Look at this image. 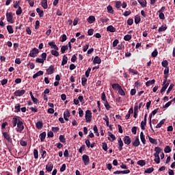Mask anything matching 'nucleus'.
I'll use <instances>...</instances> for the list:
<instances>
[{"mask_svg":"<svg viewBox=\"0 0 175 175\" xmlns=\"http://www.w3.org/2000/svg\"><path fill=\"white\" fill-rule=\"evenodd\" d=\"M51 54L52 55H54V57H59V53L57 51L55 50H51Z\"/></svg>","mask_w":175,"mask_h":175,"instance_id":"4c0bfd02","label":"nucleus"},{"mask_svg":"<svg viewBox=\"0 0 175 175\" xmlns=\"http://www.w3.org/2000/svg\"><path fill=\"white\" fill-rule=\"evenodd\" d=\"M36 126L37 129H42V128H43V122H42V121H38V122L36 124Z\"/></svg>","mask_w":175,"mask_h":175,"instance_id":"393cba45","label":"nucleus"},{"mask_svg":"<svg viewBox=\"0 0 175 175\" xmlns=\"http://www.w3.org/2000/svg\"><path fill=\"white\" fill-rule=\"evenodd\" d=\"M51 131H52V132H54L55 133H57L59 132V127H58V126L52 127Z\"/></svg>","mask_w":175,"mask_h":175,"instance_id":"e2e57ef3","label":"nucleus"},{"mask_svg":"<svg viewBox=\"0 0 175 175\" xmlns=\"http://www.w3.org/2000/svg\"><path fill=\"white\" fill-rule=\"evenodd\" d=\"M23 13V8L21 6H18V10L16 11V16H20Z\"/></svg>","mask_w":175,"mask_h":175,"instance_id":"c03bdc74","label":"nucleus"},{"mask_svg":"<svg viewBox=\"0 0 175 175\" xmlns=\"http://www.w3.org/2000/svg\"><path fill=\"white\" fill-rule=\"evenodd\" d=\"M44 148L42 147L40 149V152H42L41 154V157L42 158H45L44 155H46V154H47V152H46V150H44Z\"/></svg>","mask_w":175,"mask_h":175,"instance_id":"de8ad7c7","label":"nucleus"},{"mask_svg":"<svg viewBox=\"0 0 175 175\" xmlns=\"http://www.w3.org/2000/svg\"><path fill=\"white\" fill-rule=\"evenodd\" d=\"M162 85L163 87L161 88V94H163V92L166 91V90L167 89V87H169V82L165 84L163 83Z\"/></svg>","mask_w":175,"mask_h":175,"instance_id":"dca6fc26","label":"nucleus"},{"mask_svg":"<svg viewBox=\"0 0 175 175\" xmlns=\"http://www.w3.org/2000/svg\"><path fill=\"white\" fill-rule=\"evenodd\" d=\"M46 72L47 75H53L54 72H55V69L54 68L53 65H51L46 70Z\"/></svg>","mask_w":175,"mask_h":175,"instance_id":"1a4fd4ad","label":"nucleus"},{"mask_svg":"<svg viewBox=\"0 0 175 175\" xmlns=\"http://www.w3.org/2000/svg\"><path fill=\"white\" fill-rule=\"evenodd\" d=\"M121 5H122L121 1H116V8L117 9H120V8H121Z\"/></svg>","mask_w":175,"mask_h":175,"instance_id":"338daca9","label":"nucleus"},{"mask_svg":"<svg viewBox=\"0 0 175 175\" xmlns=\"http://www.w3.org/2000/svg\"><path fill=\"white\" fill-rule=\"evenodd\" d=\"M53 167H54V164L49 163L46 165V172L50 173V172H51L53 170Z\"/></svg>","mask_w":175,"mask_h":175,"instance_id":"ddd939ff","label":"nucleus"},{"mask_svg":"<svg viewBox=\"0 0 175 175\" xmlns=\"http://www.w3.org/2000/svg\"><path fill=\"white\" fill-rule=\"evenodd\" d=\"M25 94V90H16L14 92V95L15 96H23Z\"/></svg>","mask_w":175,"mask_h":175,"instance_id":"9d476101","label":"nucleus"},{"mask_svg":"<svg viewBox=\"0 0 175 175\" xmlns=\"http://www.w3.org/2000/svg\"><path fill=\"white\" fill-rule=\"evenodd\" d=\"M43 71L40 70L37 72L36 74L33 75V79H36L37 77H39V76H43Z\"/></svg>","mask_w":175,"mask_h":175,"instance_id":"5701e85b","label":"nucleus"},{"mask_svg":"<svg viewBox=\"0 0 175 175\" xmlns=\"http://www.w3.org/2000/svg\"><path fill=\"white\" fill-rule=\"evenodd\" d=\"M68 64V57L66 55H64L62 58V66H64V65H66Z\"/></svg>","mask_w":175,"mask_h":175,"instance_id":"412c9836","label":"nucleus"},{"mask_svg":"<svg viewBox=\"0 0 175 175\" xmlns=\"http://www.w3.org/2000/svg\"><path fill=\"white\" fill-rule=\"evenodd\" d=\"M174 88V84L171 83V84L170 85V87L168 88V89H167V90L166 94H167V95H169V94H170L172 90H173Z\"/></svg>","mask_w":175,"mask_h":175,"instance_id":"f704fd0d","label":"nucleus"},{"mask_svg":"<svg viewBox=\"0 0 175 175\" xmlns=\"http://www.w3.org/2000/svg\"><path fill=\"white\" fill-rule=\"evenodd\" d=\"M5 16L8 23H10V24H14V20L13 19V12H7Z\"/></svg>","mask_w":175,"mask_h":175,"instance_id":"20e7f679","label":"nucleus"},{"mask_svg":"<svg viewBox=\"0 0 175 175\" xmlns=\"http://www.w3.org/2000/svg\"><path fill=\"white\" fill-rule=\"evenodd\" d=\"M88 23H89V24H92V23H94L95 21V16H90L87 19Z\"/></svg>","mask_w":175,"mask_h":175,"instance_id":"4be33fe9","label":"nucleus"},{"mask_svg":"<svg viewBox=\"0 0 175 175\" xmlns=\"http://www.w3.org/2000/svg\"><path fill=\"white\" fill-rule=\"evenodd\" d=\"M59 140L61 143H66V138H65V135H60L59 137Z\"/></svg>","mask_w":175,"mask_h":175,"instance_id":"c85d7f7f","label":"nucleus"},{"mask_svg":"<svg viewBox=\"0 0 175 175\" xmlns=\"http://www.w3.org/2000/svg\"><path fill=\"white\" fill-rule=\"evenodd\" d=\"M85 118L86 122H91L92 120V112H91V110L88 109L85 111Z\"/></svg>","mask_w":175,"mask_h":175,"instance_id":"7ed1b4c3","label":"nucleus"},{"mask_svg":"<svg viewBox=\"0 0 175 175\" xmlns=\"http://www.w3.org/2000/svg\"><path fill=\"white\" fill-rule=\"evenodd\" d=\"M12 123L14 128L15 126H17V124H18V118H17L16 117L13 118L12 120Z\"/></svg>","mask_w":175,"mask_h":175,"instance_id":"aec40b11","label":"nucleus"},{"mask_svg":"<svg viewBox=\"0 0 175 175\" xmlns=\"http://www.w3.org/2000/svg\"><path fill=\"white\" fill-rule=\"evenodd\" d=\"M68 45H63L61 48L62 54H65V51H68Z\"/></svg>","mask_w":175,"mask_h":175,"instance_id":"cd10ccee","label":"nucleus"},{"mask_svg":"<svg viewBox=\"0 0 175 175\" xmlns=\"http://www.w3.org/2000/svg\"><path fill=\"white\" fill-rule=\"evenodd\" d=\"M167 29V27H166V25L165 26L162 25L161 27L159 28L158 32H165Z\"/></svg>","mask_w":175,"mask_h":175,"instance_id":"7c9ffc66","label":"nucleus"},{"mask_svg":"<svg viewBox=\"0 0 175 175\" xmlns=\"http://www.w3.org/2000/svg\"><path fill=\"white\" fill-rule=\"evenodd\" d=\"M107 10L108 13H111V14H114V10H113V7L111 5L107 7Z\"/></svg>","mask_w":175,"mask_h":175,"instance_id":"473e14b6","label":"nucleus"},{"mask_svg":"<svg viewBox=\"0 0 175 175\" xmlns=\"http://www.w3.org/2000/svg\"><path fill=\"white\" fill-rule=\"evenodd\" d=\"M101 100H103V102H105L107 100V98H106V94L105 93V92H103L101 94Z\"/></svg>","mask_w":175,"mask_h":175,"instance_id":"864d4df0","label":"nucleus"},{"mask_svg":"<svg viewBox=\"0 0 175 175\" xmlns=\"http://www.w3.org/2000/svg\"><path fill=\"white\" fill-rule=\"evenodd\" d=\"M148 140L150 142V143H151L152 144H158V142L157 141V139L148 136Z\"/></svg>","mask_w":175,"mask_h":175,"instance_id":"a878e982","label":"nucleus"},{"mask_svg":"<svg viewBox=\"0 0 175 175\" xmlns=\"http://www.w3.org/2000/svg\"><path fill=\"white\" fill-rule=\"evenodd\" d=\"M83 151H85V145H82L79 149V154H83Z\"/></svg>","mask_w":175,"mask_h":175,"instance_id":"3c124183","label":"nucleus"},{"mask_svg":"<svg viewBox=\"0 0 175 175\" xmlns=\"http://www.w3.org/2000/svg\"><path fill=\"white\" fill-rule=\"evenodd\" d=\"M18 122L17 124V128L16 129V132L21 133V132H23V131H24V122H23L21 118L18 117Z\"/></svg>","mask_w":175,"mask_h":175,"instance_id":"f03ea898","label":"nucleus"},{"mask_svg":"<svg viewBox=\"0 0 175 175\" xmlns=\"http://www.w3.org/2000/svg\"><path fill=\"white\" fill-rule=\"evenodd\" d=\"M78 111H79V117L81 118L83 117L84 116V111H83V109H81V108H79L78 109Z\"/></svg>","mask_w":175,"mask_h":175,"instance_id":"bf43d9fd","label":"nucleus"},{"mask_svg":"<svg viewBox=\"0 0 175 175\" xmlns=\"http://www.w3.org/2000/svg\"><path fill=\"white\" fill-rule=\"evenodd\" d=\"M14 109H15V111H14L15 113H20V111H21L20 104L19 103L16 104L14 107Z\"/></svg>","mask_w":175,"mask_h":175,"instance_id":"c756f323","label":"nucleus"},{"mask_svg":"<svg viewBox=\"0 0 175 175\" xmlns=\"http://www.w3.org/2000/svg\"><path fill=\"white\" fill-rule=\"evenodd\" d=\"M40 138L41 142H44V139H46V132H42L40 134Z\"/></svg>","mask_w":175,"mask_h":175,"instance_id":"c9c22d12","label":"nucleus"},{"mask_svg":"<svg viewBox=\"0 0 175 175\" xmlns=\"http://www.w3.org/2000/svg\"><path fill=\"white\" fill-rule=\"evenodd\" d=\"M118 93L120 94V95H121V96H125V92L124 91V90H122V87L118 89Z\"/></svg>","mask_w":175,"mask_h":175,"instance_id":"8fccbe9b","label":"nucleus"},{"mask_svg":"<svg viewBox=\"0 0 175 175\" xmlns=\"http://www.w3.org/2000/svg\"><path fill=\"white\" fill-rule=\"evenodd\" d=\"M121 85L118 83H113L112 84V88L114 90H119L120 88Z\"/></svg>","mask_w":175,"mask_h":175,"instance_id":"5fc2aeb1","label":"nucleus"},{"mask_svg":"<svg viewBox=\"0 0 175 175\" xmlns=\"http://www.w3.org/2000/svg\"><path fill=\"white\" fill-rule=\"evenodd\" d=\"M100 21H101V23H108V21H110V19H109V18H106L105 19H104L103 18H100Z\"/></svg>","mask_w":175,"mask_h":175,"instance_id":"69168bd1","label":"nucleus"},{"mask_svg":"<svg viewBox=\"0 0 175 175\" xmlns=\"http://www.w3.org/2000/svg\"><path fill=\"white\" fill-rule=\"evenodd\" d=\"M154 172L153 167H149L145 170V173H148V174H150Z\"/></svg>","mask_w":175,"mask_h":175,"instance_id":"6e6d98bb","label":"nucleus"},{"mask_svg":"<svg viewBox=\"0 0 175 175\" xmlns=\"http://www.w3.org/2000/svg\"><path fill=\"white\" fill-rule=\"evenodd\" d=\"M137 2L141 5L142 8H147L146 0H137Z\"/></svg>","mask_w":175,"mask_h":175,"instance_id":"2eb2a0df","label":"nucleus"},{"mask_svg":"<svg viewBox=\"0 0 175 175\" xmlns=\"http://www.w3.org/2000/svg\"><path fill=\"white\" fill-rule=\"evenodd\" d=\"M104 121L106 122L107 126H109L110 130L111 131V125L109 124V117L106 116L105 118H103Z\"/></svg>","mask_w":175,"mask_h":175,"instance_id":"a18cd8bd","label":"nucleus"},{"mask_svg":"<svg viewBox=\"0 0 175 175\" xmlns=\"http://www.w3.org/2000/svg\"><path fill=\"white\" fill-rule=\"evenodd\" d=\"M164 152H165V154H169V152H172V148H170V146H166L164 148Z\"/></svg>","mask_w":175,"mask_h":175,"instance_id":"ea45409f","label":"nucleus"},{"mask_svg":"<svg viewBox=\"0 0 175 175\" xmlns=\"http://www.w3.org/2000/svg\"><path fill=\"white\" fill-rule=\"evenodd\" d=\"M129 72H130V73H133L134 75H139V72H137V70L132 69V68H129Z\"/></svg>","mask_w":175,"mask_h":175,"instance_id":"0e129e2a","label":"nucleus"},{"mask_svg":"<svg viewBox=\"0 0 175 175\" xmlns=\"http://www.w3.org/2000/svg\"><path fill=\"white\" fill-rule=\"evenodd\" d=\"M81 80H82L81 84H82L83 87H85V85H87V78H85V77L83 76L81 77Z\"/></svg>","mask_w":175,"mask_h":175,"instance_id":"37998d69","label":"nucleus"},{"mask_svg":"<svg viewBox=\"0 0 175 175\" xmlns=\"http://www.w3.org/2000/svg\"><path fill=\"white\" fill-rule=\"evenodd\" d=\"M33 157L36 159H38L39 158V151H38L37 149H33Z\"/></svg>","mask_w":175,"mask_h":175,"instance_id":"72a5a7b5","label":"nucleus"},{"mask_svg":"<svg viewBox=\"0 0 175 175\" xmlns=\"http://www.w3.org/2000/svg\"><path fill=\"white\" fill-rule=\"evenodd\" d=\"M134 18L135 24H139V23L142 21V18H140V16L139 15H136Z\"/></svg>","mask_w":175,"mask_h":175,"instance_id":"e433bc0d","label":"nucleus"},{"mask_svg":"<svg viewBox=\"0 0 175 175\" xmlns=\"http://www.w3.org/2000/svg\"><path fill=\"white\" fill-rule=\"evenodd\" d=\"M163 124H165V120L163 119L161 120L159 124H157V125L156 126V128H161V126H162V125H163Z\"/></svg>","mask_w":175,"mask_h":175,"instance_id":"4d7b16f0","label":"nucleus"},{"mask_svg":"<svg viewBox=\"0 0 175 175\" xmlns=\"http://www.w3.org/2000/svg\"><path fill=\"white\" fill-rule=\"evenodd\" d=\"M152 84H155V79H152L151 81H148L146 83V87H150V85H152Z\"/></svg>","mask_w":175,"mask_h":175,"instance_id":"58836bf2","label":"nucleus"},{"mask_svg":"<svg viewBox=\"0 0 175 175\" xmlns=\"http://www.w3.org/2000/svg\"><path fill=\"white\" fill-rule=\"evenodd\" d=\"M29 95H30V96L31 98V100H33V103H35V104L38 103V98H36L33 96L32 92H29Z\"/></svg>","mask_w":175,"mask_h":175,"instance_id":"2f4dec72","label":"nucleus"},{"mask_svg":"<svg viewBox=\"0 0 175 175\" xmlns=\"http://www.w3.org/2000/svg\"><path fill=\"white\" fill-rule=\"evenodd\" d=\"M102 148L104 151H107V144L106 142L102 143Z\"/></svg>","mask_w":175,"mask_h":175,"instance_id":"052dcab7","label":"nucleus"},{"mask_svg":"<svg viewBox=\"0 0 175 175\" xmlns=\"http://www.w3.org/2000/svg\"><path fill=\"white\" fill-rule=\"evenodd\" d=\"M140 139L142 144H146V135H144V133H143V131L140 133Z\"/></svg>","mask_w":175,"mask_h":175,"instance_id":"f3484780","label":"nucleus"},{"mask_svg":"<svg viewBox=\"0 0 175 175\" xmlns=\"http://www.w3.org/2000/svg\"><path fill=\"white\" fill-rule=\"evenodd\" d=\"M36 64H44V60L42 58L38 57L36 59Z\"/></svg>","mask_w":175,"mask_h":175,"instance_id":"603ef678","label":"nucleus"},{"mask_svg":"<svg viewBox=\"0 0 175 175\" xmlns=\"http://www.w3.org/2000/svg\"><path fill=\"white\" fill-rule=\"evenodd\" d=\"M118 150L119 151H122V147H124V142H122V139L121 137H119L118 139Z\"/></svg>","mask_w":175,"mask_h":175,"instance_id":"9b49d317","label":"nucleus"},{"mask_svg":"<svg viewBox=\"0 0 175 175\" xmlns=\"http://www.w3.org/2000/svg\"><path fill=\"white\" fill-rule=\"evenodd\" d=\"M36 12L38 13L39 17H43L44 16V12L40 10V8H37Z\"/></svg>","mask_w":175,"mask_h":175,"instance_id":"bb28decb","label":"nucleus"},{"mask_svg":"<svg viewBox=\"0 0 175 175\" xmlns=\"http://www.w3.org/2000/svg\"><path fill=\"white\" fill-rule=\"evenodd\" d=\"M131 39H132V35H126L124 36V40L126 41V42H129V40H131Z\"/></svg>","mask_w":175,"mask_h":175,"instance_id":"49530a36","label":"nucleus"},{"mask_svg":"<svg viewBox=\"0 0 175 175\" xmlns=\"http://www.w3.org/2000/svg\"><path fill=\"white\" fill-rule=\"evenodd\" d=\"M107 32H116V27H113V25H109L107 27Z\"/></svg>","mask_w":175,"mask_h":175,"instance_id":"b1692460","label":"nucleus"},{"mask_svg":"<svg viewBox=\"0 0 175 175\" xmlns=\"http://www.w3.org/2000/svg\"><path fill=\"white\" fill-rule=\"evenodd\" d=\"M7 31L9 33H13L14 31L13 30V27L12 25L7 26Z\"/></svg>","mask_w":175,"mask_h":175,"instance_id":"79ce46f5","label":"nucleus"},{"mask_svg":"<svg viewBox=\"0 0 175 175\" xmlns=\"http://www.w3.org/2000/svg\"><path fill=\"white\" fill-rule=\"evenodd\" d=\"M102 62V59H100V57H99L98 56H96L93 60V63L94 64H100Z\"/></svg>","mask_w":175,"mask_h":175,"instance_id":"a211bd4d","label":"nucleus"},{"mask_svg":"<svg viewBox=\"0 0 175 175\" xmlns=\"http://www.w3.org/2000/svg\"><path fill=\"white\" fill-rule=\"evenodd\" d=\"M108 135L109 136L108 137V140H109V142H114V140H116V135H114V134L109 131Z\"/></svg>","mask_w":175,"mask_h":175,"instance_id":"4468645a","label":"nucleus"},{"mask_svg":"<svg viewBox=\"0 0 175 175\" xmlns=\"http://www.w3.org/2000/svg\"><path fill=\"white\" fill-rule=\"evenodd\" d=\"M49 46H51V49H55V46H57V44H55V42H50L48 43Z\"/></svg>","mask_w":175,"mask_h":175,"instance_id":"13d9d810","label":"nucleus"},{"mask_svg":"<svg viewBox=\"0 0 175 175\" xmlns=\"http://www.w3.org/2000/svg\"><path fill=\"white\" fill-rule=\"evenodd\" d=\"M159 18L160 20H165V14H163V12H159Z\"/></svg>","mask_w":175,"mask_h":175,"instance_id":"680f3d73","label":"nucleus"},{"mask_svg":"<svg viewBox=\"0 0 175 175\" xmlns=\"http://www.w3.org/2000/svg\"><path fill=\"white\" fill-rule=\"evenodd\" d=\"M123 142L124 144H126L127 146H129L131 143H132V140L131 139V137L126 135L123 138Z\"/></svg>","mask_w":175,"mask_h":175,"instance_id":"6e6552de","label":"nucleus"},{"mask_svg":"<svg viewBox=\"0 0 175 175\" xmlns=\"http://www.w3.org/2000/svg\"><path fill=\"white\" fill-rule=\"evenodd\" d=\"M133 147H139L140 146V139H139V136L135 137V139L132 142Z\"/></svg>","mask_w":175,"mask_h":175,"instance_id":"f8f14e48","label":"nucleus"},{"mask_svg":"<svg viewBox=\"0 0 175 175\" xmlns=\"http://www.w3.org/2000/svg\"><path fill=\"white\" fill-rule=\"evenodd\" d=\"M2 133L4 139H5V140L8 141V143H12L13 142L12 137H10V134H9L8 132H3Z\"/></svg>","mask_w":175,"mask_h":175,"instance_id":"0eeeda50","label":"nucleus"},{"mask_svg":"<svg viewBox=\"0 0 175 175\" xmlns=\"http://www.w3.org/2000/svg\"><path fill=\"white\" fill-rule=\"evenodd\" d=\"M40 3L43 9H47V8H49V5H47V0H41Z\"/></svg>","mask_w":175,"mask_h":175,"instance_id":"6ab92c4d","label":"nucleus"},{"mask_svg":"<svg viewBox=\"0 0 175 175\" xmlns=\"http://www.w3.org/2000/svg\"><path fill=\"white\" fill-rule=\"evenodd\" d=\"M137 163L139 166H146V161H144V160H139L137 161Z\"/></svg>","mask_w":175,"mask_h":175,"instance_id":"09e8293b","label":"nucleus"},{"mask_svg":"<svg viewBox=\"0 0 175 175\" xmlns=\"http://www.w3.org/2000/svg\"><path fill=\"white\" fill-rule=\"evenodd\" d=\"M161 66H163V68H169V62H167V60H163L161 62Z\"/></svg>","mask_w":175,"mask_h":175,"instance_id":"a19ab883","label":"nucleus"},{"mask_svg":"<svg viewBox=\"0 0 175 175\" xmlns=\"http://www.w3.org/2000/svg\"><path fill=\"white\" fill-rule=\"evenodd\" d=\"M82 161L85 166H88L90 165V157L87 154H83L82 156Z\"/></svg>","mask_w":175,"mask_h":175,"instance_id":"423d86ee","label":"nucleus"},{"mask_svg":"<svg viewBox=\"0 0 175 175\" xmlns=\"http://www.w3.org/2000/svg\"><path fill=\"white\" fill-rule=\"evenodd\" d=\"M157 55H158V50L154 49V51L152 53V57L153 58H155V57H157Z\"/></svg>","mask_w":175,"mask_h":175,"instance_id":"774afa93","label":"nucleus"},{"mask_svg":"<svg viewBox=\"0 0 175 175\" xmlns=\"http://www.w3.org/2000/svg\"><path fill=\"white\" fill-rule=\"evenodd\" d=\"M162 150L163 149L159 146L154 148L155 153L154 154V158H157L154 159V162H156L157 164L161 163V158L159 157V154L162 152Z\"/></svg>","mask_w":175,"mask_h":175,"instance_id":"f257e3e1","label":"nucleus"},{"mask_svg":"<svg viewBox=\"0 0 175 175\" xmlns=\"http://www.w3.org/2000/svg\"><path fill=\"white\" fill-rule=\"evenodd\" d=\"M38 54H39V49H38V48H33L30 51L29 57L35 58V57H36V55H38Z\"/></svg>","mask_w":175,"mask_h":175,"instance_id":"39448f33","label":"nucleus"}]
</instances>
